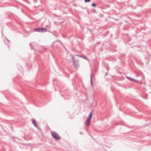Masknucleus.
<instances>
[{"label": "nucleus", "instance_id": "f257e3e1", "mask_svg": "<svg viewBox=\"0 0 151 151\" xmlns=\"http://www.w3.org/2000/svg\"><path fill=\"white\" fill-rule=\"evenodd\" d=\"M51 134L52 137L56 140H59L60 139V137L59 135L55 132L53 131L51 132Z\"/></svg>", "mask_w": 151, "mask_h": 151}, {"label": "nucleus", "instance_id": "f03ea898", "mask_svg": "<svg viewBox=\"0 0 151 151\" xmlns=\"http://www.w3.org/2000/svg\"><path fill=\"white\" fill-rule=\"evenodd\" d=\"M92 113L90 112L88 117L87 118L86 121L85 122V124L87 126H88L90 124V122L92 117Z\"/></svg>", "mask_w": 151, "mask_h": 151}, {"label": "nucleus", "instance_id": "7ed1b4c3", "mask_svg": "<svg viewBox=\"0 0 151 151\" xmlns=\"http://www.w3.org/2000/svg\"><path fill=\"white\" fill-rule=\"evenodd\" d=\"M71 56L72 57V59L73 60V64L75 66V68H77L79 65L78 62V61H76L75 60L74 58L73 55H72Z\"/></svg>", "mask_w": 151, "mask_h": 151}, {"label": "nucleus", "instance_id": "20e7f679", "mask_svg": "<svg viewBox=\"0 0 151 151\" xmlns=\"http://www.w3.org/2000/svg\"><path fill=\"white\" fill-rule=\"evenodd\" d=\"M32 123L33 124L34 126L35 127H38V126L37 124H36L35 120L34 119H32Z\"/></svg>", "mask_w": 151, "mask_h": 151}, {"label": "nucleus", "instance_id": "39448f33", "mask_svg": "<svg viewBox=\"0 0 151 151\" xmlns=\"http://www.w3.org/2000/svg\"><path fill=\"white\" fill-rule=\"evenodd\" d=\"M47 31V29L45 28H41V32H46Z\"/></svg>", "mask_w": 151, "mask_h": 151}, {"label": "nucleus", "instance_id": "423d86ee", "mask_svg": "<svg viewBox=\"0 0 151 151\" xmlns=\"http://www.w3.org/2000/svg\"><path fill=\"white\" fill-rule=\"evenodd\" d=\"M127 78L130 81H136V80H135V79H133V78H132L130 77H127Z\"/></svg>", "mask_w": 151, "mask_h": 151}, {"label": "nucleus", "instance_id": "0eeeda50", "mask_svg": "<svg viewBox=\"0 0 151 151\" xmlns=\"http://www.w3.org/2000/svg\"><path fill=\"white\" fill-rule=\"evenodd\" d=\"M77 56H79L80 57H82V58H84V59H86V60H88V59L86 58V56H84V55H77Z\"/></svg>", "mask_w": 151, "mask_h": 151}, {"label": "nucleus", "instance_id": "6e6552de", "mask_svg": "<svg viewBox=\"0 0 151 151\" xmlns=\"http://www.w3.org/2000/svg\"><path fill=\"white\" fill-rule=\"evenodd\" d=\"M35 31L40 32H41V28L39 27L36 28L35 30Z\"/></svg>", "mask_w": 151, "mask_h": 151}, {"label": "nucleus", "instance_id": "1a4fd4ad", "mask_svg": "<svg viewBox=\"0 0 151 151\" xmlns=\"http://www.w3.org/2000/svg\"><path fill=\"white\" fill-rule=\"evenodd\" d=\"M90 77H91V86H93V82H92V77L91 74L90 75Z\"/></svg>", "mask_w": 151, "mask_h": 151}, {"label": "nucleus", "instance_id": "9d476101", "mask_svg": "<svg viewBox=\"0 0 151 151\" xmlns=\"http://www.w3.org/2000/svg\"><path fill=\"white\" fill-rule=\"evenodd\" d=\"M92 6L93 7H95L96 6V4L94 3H92Z\"/></svg>", "mask_w": 151, "mask_h": 151}, {"label": "nucleus", "instance_id": "9b49d317", "mask_svg": "<svg viewBox=\"0 0 151 151\" xmlns=\"http://www.w3.org/2000/svg\"><path fill=\"white\" fill-rule=\"evenodd\" d=\"M90 1V0H84V1L85 2H89Z\"/></svg>", "mask_w": 151, "mask_h": 151}, {"label": "nucleus", "instance_id": "f8f14e48", "mask_svg": "<svg viewBox=\"0 0 151 151\" xmlns=\"http://www.w3.org/2000/svg\"><path fill=\"white\" fill-rule=\"evenodd\" d=\"M6 39L8 42H9V41L6 38Z\"/></svg>", "mask_w": 151, "mask_h": 151}, {"label": "nucleus", "instance_id": "ddd939ff", "mask_svg": "<svg viewBox=\"0 0 151 151\" xmlns=\"http://www.w3.org/2000/svg\"><path fill=\"white\" fill-rule=\"evenodd\" d=\"M107 73H107H107H106V74H105V75H106V76L107 75Z\"/></svg>", "mask_w": 151, "mask_h": 151}, {"label": "nucleus", "instance_id": "4468645a", "mask_svg": "<svg viewBox=\"0 0 151 151\" xmlns=\"http://www.w3.org/2000/svg\"><path fill=\"white\" fill-rule=\"evenodd\" d=\"M32 45V43H30V45L31 46Z\"/></svg>", "mask_w": 151, "mask_h": 151}, {"label": "nucleus", "instance_id": "2eb2a0df", "mask_svg": "<svg viewBox=\"0 0 151 151\" xmlns=\"http://www.w3.org/2000/svg\"><path fill=\"white\" fill-rule=\"evenodd\" d=\"M31 49H33L32 47H31Z\"/></svg>", "mask_w": 151, "mask_h": 151}]
</instances>
